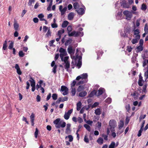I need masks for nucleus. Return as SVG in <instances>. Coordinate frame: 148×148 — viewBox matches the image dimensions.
<instances>
[{
    "label": "nucleus",
    "instance_id": "f257e3e1",
    "mask_svg": "<svg viewBox=\"0 0 148 148\" xmlns=\"http://www.w3.org/2000/svg\"><path fill=\"white\" fill-rule=\"evenodd\" d=\"M56 128L59 129L60 127L64 128L66 126V123L63 120H61L60 118H57L53 122Z\"/></svg>",
    "mask_w": 148,
    "mask_h": 148
},
{
    "label": "nucleus",
    "instance_id": "f03ea898",
    "mask_svg": "<svg viewBox=\"0 0 148 148\" xmlns=\"http://www.w3.org/2000/svg\"><path fill=\"white\" fill-rule=\"evenodd\" d=\"M109 125L110 127V130L112 132L115 131L114 128L116 126V121L113 119L110 120L109 122Z\"/></svg>",
    "mask_w": 148,
    "mask_h": 148
},
{
    "label": "nucleus",
    "instance_id": "7ed1b4c3",
    "mask_svg": "<svg viewBox=\"0 0 148 148\" xmlns=\"http://www.w3.org/2000/svg\"><path fill=\"white\" fill-rule=\"evenodd\" d=\"M77 53H76V56H74L73 58L75 60L77 59H78L77 63L76 64V66L77 67L78 69H79L81 67L82 65V57L80 56H78V55H76Z\"/></svg>",
    "mask_w": 148,
    "mask_h": 148
},
{
    "label": "nucleus",
    "instance_id": "20e7f679",
    "mask_svg": "<svg viewBox=\"0 0 148 148\" xmlns=\"http://www.w3.org/2000/svg\"><path fill=\"white\" fill-rule=\"evenodd\" d=\"M123 14L126 17V19L128 20H130L132 16V14L130 11L128 10L124 11L123 12Z\"/></svg>",
    "mask_w": 148,
    "mask_h": 148
},
{
    "label": "nucleus",
    "instance_id": "39448f33",
    "mask_svg": "<svg viewBox=\"0 0 148 148\" xmlns=\"http://www.w3.org/2000/svg\"><path fill=\"white\" fill-rule=\"evenodd\" d=\"M69 89L67 87L65 86H61L60 91L64 92L62 94L64 95H66L68 93Z\"/></svg>",
    "mask_w": 148,
    "mask_h": 148
},
{
    "label": "nucleus",
    "instance_id": "423d86ee",
    "mask_svg": "<svg viewBox=\"0 0 148 148\" xmlns=\"http://www.w3.org/2000/svg\"><path fill=\"white\" fill-rule=\"evenodd\" d=\"M73 111V109H71L68 110L67 112H65L64 116V118L65 119L67 120L69 119L70 116L72 113Z\"/></svg>",
    "mask_w": 148,
    "mask_h": 148
},
{
    "label": "nucleus",
    "instance_id": "0eeeda50",
    "mask_svg": "<svg viewBox=\"0 0 148 148\" xmlns=\"http://www.w3.org/2000/svg\"><path fill=\"white\" fill-rule=\"evenodd\" d=\"M71 124L70 123H68L66 124V128L65 131V133L67 134H70L71 132Z\"/></svg>",
    "mask_w": 148,
    "mask_h": 148
},
{
    "label": "nucleus",
    "instance_id": "6e6552de",
    "mask_svg": "<svg viewBox=\"0 0 148 148\" xmlns=\"http://www.w3.org/2000/svg\"><path fill=\"white\" fill-rule=\"evenodd\" d=\"M130 28L129 27H125L124 30V32L125 35H124L123 36L124 37H128V34H130Z\"/></svg>",
    "mask_w": 148,
    "mask_h": 148
},
{
    "label": "nucleus",
    "instance_id": "1a4fd4ad",
    "mask_svg": "<svg viewBox=\"0 0 148 148\" xmlns=\"http://www.w3.org/2000/svg\"><path fill=\"white\" fill-rule=\"evenodd\" d=\"M68 99V97H67L65 96L63 97H59L58 99L56 101V103H59L60 102H64L66 101H67Z\"/></svg>",
    "mask_w": 148,
    "mask_h": 148
},
{
    "label": "nucleus",
    "instance_id": "9d476101",
    "mask_svg": "<svg viewBox=\"0 0 148 148\" xmlns=\"http://www.w3.org/2000/svg\"><path fill=\"white\" fill-rule=\"evenodd\" d=\"M15 68L16 70V72L18 75H20L22 74V72L18 64H15Z\"/></svg>",
    "mask_w": 148,
    "mask_h": 148
},
{
    "label": "nucleus",
    "instance_id": "9b49d317",
    "mask_svg": "<svg viewBox=\"0 0 148 148\" xmlns=\"http://www.w3.org/2000/svg\"><path fill=\"white\" fill-rule=\"evenodd\" d=\"M76 11L79 15H83L84 14L85 12L84 9L82 8H79L77 10H76Z\"/></svg>",
    "mask_w": 148,
    "mask_h": 148
},
{
    "label": "nucleus",
    "instance_id": "f8f14e48",
    "mask_svg": "<svg viewBox=\"0 0 148 148\" xmlns=\"http://www.w3.org/2000/svg\"><path fill=\"white\" fill-rule=\"evenodd\" d=\"M104 91H105L103 88H100L98 90V92L97 93V96L98 97L101 95L103 92Z\"/></svg>",
    "mask_w": 148,
    "mask_h": 148
},
{
    "label": "nucleus",
    "instance_id": "ddd939ff",
    "mask_svg": "<svg viewBox=\"0 0 148 148\" xmlns=\"http://www.w3.org/2000/svg\"><path fill=\"white\" fill-rule=\"evenodd\" d=\"M88 79H81V80L78 82L76 84L77 86H78L80 84H83L84 83H87L88 82Z\"/></svg>",
    "mask_w": 148,
    "mask_h": 148
},
{
    "label": "nucleus",
    "instance_id": "4468645a",
    "mask_svg": "<svg viewBox=\"0 0 148 148\" xmlns=\"http://www.w3.org/2000/svg\"><path fill=\"white\" fill-rule=\"evenodd\" d=\"M97 91L95 90H93L88 95V97H93L95 95L97 96Z\"/></svg>",
    "mask_w": 148,
    "mask_h": 148
},
{
    "label": "nucleus",
    "instance_id": "2eb2a0df",
    "mask_svg": "<svg viewBox=\"0 0 148 148\" xmlns=\"http://www.w3.org/2000/svg\"><path fill=\"white\" fill-rule=\"evenodd\" d=\"M29 81L30 82L31 86H35V82L34 80L31 77Z\"/></svg>",
    "mask_w": 148,
    "mask_h": 148
},
{
    "label": "nucleus",
    "instance_id": "dca6fc26",
    "mask_svg": "<svg viewBox=\"0 0 148 148\" xmlns=\"http://www.w3.org/2000/svg\"><path fill=\"white\" fill-rule=\"evenodd\" d=\"M121 5L124 8H129V5L126 1H123Z\"/></svg>",
    "mask_w": 148,
    "mask_h": 148
},
{
    "label": "nucleus",
    "instance_id": "f3484780",
    "mask_svg": "<svg viewBox=\"0 0 148 148\" xmlns=\"http://www.w3.org/2000/svg\"><path fill=\"white\" fill-rule=\"evenodd\" d=\"M87 94L86 91H84L83 92H80L79 94V96L81 97H84Z\"/></svg>",
    "mask_w": 148,
    "mask_h": 148
},
{
    "label": "nucleus",
    "instance_id": "a211bd4d",
    "mask_svg": "<svg viewBox=\"0 0 148 148\" xmlns=\"http://www.w3.org/2000/svg\"><path fill=\"white\" fill-rule=\"evenodd\" d=\"M136 49H137L136 52L138 53L143 50V47L142 46H141V45H139L137 47Z\"/></svg>",
    "mask_w": 148,
    "mask_h": 148
},
{
    "label": "nucleus",
    "instance_id": "6ab92c4d",
    "mask_svg": "<svg viewBox=\"0 0 148 148\" xmlns=\"http://www.w3.org/2000/svg\"><path fill=\"white\" fill-rule=\"evenodd\" d=\"M147 85L148 84L147 83L143 85V93H147V91L146 90V88H147Z\"/></svg>",
    "mask_w": 148,
    "mask_h": 148
},
{
    "label": "nucleus",
    "instance_id": "aec40b11",
    "mask_svg": "<svg viewBox=\"0 0 148 148\" xmlns=\"http://www.w3.org/2000/svg\"><path fill=\"white\" fill-rule=\"evenodd\" d=\"M14 27L16 31H17L18 30L19 25L16 21H14Z\"/></svg>",
    "mask_w": 148,
    "mask_h": 148
},
{
    "label": "nucleus",
    "instance_id": "412c9836",
    "mask_svg": "<svg viewBox=\"0 0 148 148\" xmlns=\"http://www.w3.org/2000/svg\"><path fill=\"white\" fill-rule=\"evenodd\" d=\"M74 17L73 13L72 12L69 13L68 16V18L69 20H72Z\"/></svg>",
    "mask_w": 148,
    "mask_h": 148
},
{
    "label": "nucleus",
    "instance_id": "4be33fe9",
    "mask_svg": "<svg viewBox=\"0 0 148 148\" xmlns=\"http://www.w3.org/2000/svg\"><path fill=\"white\" fill-rule=\"evenodd\" d=\"M124 122L123 121L121 120L120 121L118 125L119 128V130L121 129L123 126Z\"/></svg>",
    "mask_w": 148,
    "mask_h": 148
},
{
    "label": "nucleus",
    "instance_id": "5701e85b",
    "mask_svg": "<svg viewBox=\"0 0 148 148\" xmlns=\"http://www.w3.org/2000/svg\"><path fill=\"white\" fill-rule=\"evenodd\" d=\"M80 76H81V79H85V80L86 79H88V75L87 73H83V74L80 75Z\"/></svg>",
    "mask_w": 148,
    "mask_h": 148
},
{
    "label": "nucleus",
    "instance_id": "b1692460",
    "mask_svg": "<svg viewBox=\"0 0 148 148\" xmlns=\"http://www.w3.org/2000/svg\"><path fill=\"white\" fill-rule=\"evenodd\" d=\"M65 64V65H64V68L65 69H66V71H68V69L70 67V64L69 62H66V63H64Z\"/></svg>",
    "mask_w": 148,
    "mask_h": 148
},
{
    "label": "nucleus",
    "instance_id": "393cba45",
    "mask_svg": "<svg viewBox=\"0 0 148 148\" xmlns=\"http://www.w3.org/2000/svg\"><path fill=\"white\" fill-rule=\"evenodd\" d=\"M73 7L75 9L77 10L79 8V5L77 2H75L73 4Z\"/></svg>",
    "mask_w": 148,
    "mask_h": 148
},
{
    "label": "nucleus",
    "instance_id": "a878e982",
    "mask_svg": "<svg viewBox=\"0 0 148 148\" xmlns=\"http://www.w3.org/2000/svg\"><path fill=\"white\" fill-rule=\"evenodd\" d=\"M82 103L80 101H79L77 104V110L79 111L81 108Z\"/></svg>",
    "mask_w": 148,
    "mask_h": 148
},
{
    "label": "nucleus",
    "instance_id": "bb28decb",
    "mask_svg": "<svg viewBox=\"0 0 148 148\" xmlns=\"http://www.w3.org/2000/svg\"><path fill=\"white\" fill-rule=\"evenodd\" d=\"M97 142L100 145H102L103 143V139L101 137L99 138L97 140Z\"/></svg>",
    "mask_w": 148,
    "mask_h": 148
},
{
    "label": "nucleus",
    "instance_id": "cd10ccee",
    "mask_svg": "<svg viewBox=\"0 0 148 148\" xmlns=\"http://www.w3.org/2000/svg\"><path fill=\"white\" fill-rule=\"evenodd\" d=\"M69 23V22L67 21H64L63 22L62 27L63 28H65L67 27Z\"/></svg>",
    "mask_w": 148,
    "mask_h": 148
},
{
    "label": "nucleus",
    "instance_id": "c85d7f7f",
    "mask_svg": "<svg viewBox=\"0 0 148 148\" xmlns=\"http://www.w3.org/2000/svg\"><path fill=\"white\" fill-rule=\"evenodd\" d=\"M72 41V39L71 38H69L68 40L66 41L65 43V46H67L69 44L71 43Z\"/></svg>",
    "mask_w": 148,
    "mask_h": 148
},
{
    "label": "nucleus",
    "instance_id": "c756f323",
    "mask_svg": "<svg viewBox=\"0 0 148 148\" xmlns=\"http://www.w3.org/2000/svg\"><path fill=\"white\" fill-rule=\"evenodd\" d=\"M131 95L135 99H137L138 98V94L136 92H134L133 94H131Z\"/></svg>",
    "mask_w": 148,
    "mask_h": 148
},
{
    "label": "nucleus",
    "instance_id": "7c9ffc66",
    "mask_svg": "<svg viewBox=\"0 0 148 148\" xmlns=\"http://www.w3.org/2000/svg\"><path fill=\"white\" fill-rule=\"evenodd\" d=\"M80 34H81V36H83V32H76L75 36V37H77L80 35Z\"/></svg>",
    "mask_w": 148,
    "mask_h": 148
},
{
    "label": "nucleus",
    "instance_id": "2f4dec72",
    "mask_svg": "<svg viewBox=\"0 0 148 148\" xmlns=\"http://www.w3.org/2000/svg\"><path fill=\"white\" fill-rule=\"evenodd\" d=\"M84 89V87L83 86H79L78 88L77 91L80 92Z\"/></svg>",
    "mask_w": 148,
    "mask_h": 148
},
{
    "label": "nucleus",
    "instance_id": "473e14b6",
    "mask_svg": "<svg viewBox=\"0 0 148 148\" xmlns=\"http://www.w3.org/2000/svg\"><path fill=\"white\" fill-rule=\"evenodd\" d=\"M64 32V29H62L61 30H59L58 32V36H60L61 37V35L63 34Z\"/></svg>",
    "mask_w": 148,
    "mask_h": 148
},
{
    "label": "nucleus",
    "instance_id": "72a5a7b5",
    "mask_svg": "<svg viewBox=\"0 0 148 148\" xmlns=\"http://www.w3.org/2000/svg\"><path fill=\"white\" fill-rule=\"evenodd\" d=\"M51 36V32L49 29L48 30V31L45 35V37L46 38L49 37V36Z\"/></svg>",
    "mask_w": 148,
    "mask_h": 148
},
{
    "label": "nucleus",
    "instance_id": "f704fd0d",
    "mask_svg": "<svg viewBox=\"0 0 148 148\" xmlns=\"http://www.w3.org/2000/svg\"><path fill=\"white\" fill-rule=\"evenodd\" d=\"M84 127L88 131L90 132L91 131L90 127L87 124H85Z\"/></svg>",
    "mask_w": 148,
    "mask_h": 148
},
{
    "label": "nucleus",
    "instance_id": "c9c22d12",
    "mask_svg": "<svg viewBox=\"0 0 148 148\" xmlns=\"http://www.w3.org/2000/svg\"><path fill=\"white\" fill-rule=\"evenodd\" d=\"M95 114L97 115H99L101 113V112L99 108L96 109L95 111Z\"/></svg>",
    "mask_w": 148,
    "mask_h": 148
},
{
    "label": "nucleus",
    "instance_id": "e433bc0d",
    "mask_svg": "<svg viewBox=\"0 0 148 148\" xmlns=\"http://www.w3.org/2000/svg\"><path fill=\"white\" fill-rule=\"evenodd\" d=\"M115 144L114 142H112L109 146L108 148H115Z\"/></svg>",
    "mask_w": 148,
    "mask_h": 148
},
{
    "label": "nucleus",
    "instance_id": "4c0bfd02",
    "mask_svg": "<svg viewBox=\"0 0 148 148\" xmlns=\"http://www.w3.org/2000/svg\"><path fill=\"white\" fill-rule=\"evenodd\" d=\"M7 40L6 39L3 44V48L4 50H5L6 49L7 46Z\"/></svg>",
    "mask_w": 148,
    "mask_h": 148
},
{
    "label": "nucleus",
    "instance_id": "58836bf2",
    "mask_svg": "<svg viewBox=\"0 0 148 148\" xmlns=\"http://www.w3.org/2000/svg\"><path fill=\"white\" fill-rule=\"evenodd\" d=\"M68 52L70 54H71L73 52V50L71 46H69L67 49Z\"/></svg>",
    "mask_w": 148,
    "mask_h": 148
},
{
    "label": "nucleus",
    "instance_id": "ea45409f",
    "mask_svg": "<svg viewBox=\"0 0 148 148\" xmlns=\"http://www.w3.org/2000/svg\"><path fill=\"white\" fill-rule=\"evenodd\" d=\"M59 51L60 53H64V54H66L67 53L66 50L62 47L60 48Z\"/></svg>",
    "mask_w": 148,
    "mask_h": 148
},
{
    "label": "nucleus",
    "instance_id": "a19ab883",
    "mask_svg": "<svg viewBox=\"0 0 148 148\" xmlns=\"http://www.w3.org/2000/svg\"><path fill=\"white\" fill-rule=\"evenodd\" d=\"M66 10V7H64L62 9V10L60 11L61 15H63L65 14Z\"/></svg>",
    "mask_w": 148,
    "mask_h": 148
},
{
    "label": "nucleus",
    "instance_id": "79ce46f5",
    "mask_svg": "<svg viewBox=\"0 0 148 148\" xmlns=\"http://www.w3.org/2000/svg\"><path fill=\"white\" fill-rule=\"evenodd\" d=\"M144 80H138V84L139 86H143V83H144Z\"/></svg>",
    "mask_w": 148,
    "mask_h": 148
},
{
    "label": "nucleus",
    "instance_id": "37998d69",
    "mask_svg": "<svg viewBox=\"0 0 148 148\" xmlns=\"http://www.w3.org/2000/svg\"><path fill=\"white\" fill-rule=\"evenodd\" d=\"M68 138L69 139V141L71 142H72L73 140V136L71 135H69L68 136H66V138Z\"/></svg>",
    "mask_w": 148,
    "mask_h": 148
},
{
    "label": "nucleus",
    "instance_id": "c03bdc74",
    "mask_svg": "<svg viewBox=\"0 0 148 148\" xmlns=\"http://www.w3.org/2000/svg\"><path fill=\"white\" fill-rule=\"evenodd\" d=\"M147 8L146 5L144 4H143L141 5V9L143 10H145Z\"/></svg>",
    "mask_w": 148,
    "mask_h": 148
},
{
    "label": "nucleus",
    "instance_id": "a18cd8bd",
    "mask_svg": "<svg viewBox=\"0 0 148 148\" xmlns=\"http://www.w3.org/2000/svg\"><path fill=\"white\" fill-rule=\"evenodd\" d=\"M71 88L72 89V90L71 91L72 95V96H74L76 93L75 89V88Z\"/></svg>",
    "mask_w": 148,
    "mask_h": 148
},
{
    "label": "nucleus",
    "instance_id": "49530a36",
    "mask_svg": "<svg viewBox=\"0 0 148 148\" xmlns=\"http://www.w3.org/2000/svg\"><path fill=\"white\" fill-rule=\"evenodd\" d=\"M52 97L53 99L56 100L57 99L58 95L54 93L52 94Z\"/></svg>",
    "mask_w": 148,
    "mask_h": 148
},
{
    "label": "nucleus",
    "instance_id": "de8ad7c7",
    "mask_svg": "<svg viewBox=\"0 0 148 148\" xmlns=\"http://www.w3.org/2000/svg\"><path fill=\"white\" fill-rule=\"evenodd\" d=\"M66 55H67V53L64 54V53H60V56L61 58V60H63V58L64 56Z\"/></svg>",
    "mask_w": 148,
    "mask_h": 148
},
{
    "label": "nucleus",
    "instance_id": "09e8293b",
    "mask_svg": "<svg viewBox=\"0 0 148 148\" xmlns=\"http://www.w3.org/2000/svg\"><path fill=\"white\" fill-rule=\"evenodd\" d=\"M125 108L127 112H129L130 109V106L129 104H127L126 105Z\"/></svg>",
    "mask_w": 148,
    "mask_h": 148
},
{
    "label": "nucleus",
    "instance_id": "8fccbe9b",
    "mask_svg": "<svg viewBox=\"0 0 148 148\" xmlns=\"http://www.w3.org/2000/svg\"><path fill=\"white\" fill-rule=\"evenodd\" d=\"M14 43L13 42H11L10 43L9 46H8V49H13V47Z\"/></svg>",
    "mask_w": 148,
    "mask_h": 148
},
{
    "label": "nucleus",
    "instance_id": "3c124183",
    "mask_svg": "<svg viewBox=\"0 0 148 148\" xmlns=\"http://www.w3.org/2000/svg\"><path fill=\"white\" fill-rule=\"evenodd\" d=\"M72 30V26L71 25L69 26L67 28V30L68 32V33H70L71 32Z\"/></svg>",
    "mask_w": 148,
    "mask_h": 148
},
{
    "label": "nucleus",
    "instance_id": "603ef678",
    "mask_svg": "<svg viewBox=\"0 0 148 148\" xmlns=\"http://www.w3.org/2000/svg\"><path fill=\"white\" fill-rule=\"evenodd\" d=\"M143 129L140 128V130L138 132V133L137 134V136L138 137H140L141 135V133L143 131Z\"/></svg>",
    "mask_w": 148,
    "mask_h": 148
},
{
    "label": "nucleus",
    "instance_id": "864d4df0",
    "mask_svg": "<svg viewBox=\"0 0 148 148\" xmlns=\"http://www.w3.org/2000/svg\"><path fill=\"white\" fill-rule=\"evenodd\" d=\"M34 115L33 113H32L30 116L31 121H34Z\"/></svg>",
    "mask_w": 148,
    "mask_h": 148
},
{
    "label": "nucleus",
    "instance_id": "5fc2aeb1",
    "mask_svg": "<svg viewBox=\"0 0 148 148\" xmlns=\"http://www.w3.org/2000/svg\"><path fill=\"white\" fill-rule=\"evenodd\" d=\"M75 33L76 32L75 31H73V32H71V33H70V32L69 33L68 35L69 36H75Z\"/></svg>",
    "mask_w": 148,
    "mask_h": 148
},
{
    "label": "nucleus",
    "instance_id": "6e6d98bb",
    "mask_svg": "<svg viewBox=\"0 0 148 148\" xmlns=\"http://www.w3.org/2000/svg\"><path fill=\"white\" fill-rule=\"evenodd\" d=\"M57 68V66L56 65H55L53 68L52 69V72L54 73L55 74L56 73V69Z\"/></svg>",
    "mask_w": 148,
    "mask_h": 148
},
{
    "label": "nucleus",
    "instance_id": "4d7b16f0",
    "mask_svg": "<svg viewBox=\"0 0 148 148\" xmlns=\"http://www.w3.org/2000/svg\"><path fill=\"white\" fill-rule=\"evenodd\" d=\"M76 84V82L75 80H73L71 84V88H73V87Z\"/></svg>",
    "mask_w": 148,
    "mask_h": 148
},
{
    "label": "nucleus",
    "instance_id": "13d9d810",
    "mask_svg": "<svg viewBox=\"0 0 148 148\" xmlns=\"http://www.w3.org/2000/svg\"><path fill=\"white\" fill-rule=\"evenodd\" d=\"M19 56L21 57H23L24 56L25 54L23 53L22 51H20L18 53Z\"/></svg>",
    "mask_w": 148,
    "mask_h": 148
},
{
    "label": "nucleus",
    "instance_id": "bf43d9fd",
    "mask_svg": "<svg viewBox=\"0 0 148 148\" xmlns=\"http://www.w3.org/2000/svg\"><path fill=\"white\" fill-rule=\"evenodd\" d=\"M69 58V57L68 56H66L64 58H63V60H62V61H64V63H66V62H69L68 61V60Z\"/></svg>",
    "mask_w": 148,
    "mask_h": 148
},
{
    "label": "nucleus",
    "instance_id": "052dcab7",
    "mask_svg": "<svg viewBox=\"0 0 148 148\" xmlns=\"http://www.w3.org/2000/svg\"><path fill=\"white\" fill-rule=\"evenodd\" d=\"M77 121L79 123H81L83 122V120L80 117H78L77 118Z\"/></svg>",
    "mask_w": 148,
    "mask_h": 148
},
{
    "label": "nucleus",
    "instance_id": "680f3d73",
    "mask_svg": "<svg viewBox=\"0 0 148 148\" xmlns=\"http://www.w3.org/2000/svg\"><path fill=\"white\" fill-rule=\"evenodd\" d=\"M144 31L146 33H148V27L147 24H146L145 25L144 27Z\"/></svg>",
    "mask_w": 148,
    "mask_h": 148
},
{
    "label": "nucleus",
    "instance_id": "e2e57ef3",
    "mask_svg": "<svg viewBox=\"0 0 148 148\" xmlns=\"http://www.w3.org/2000/svg\"><path fill=\"white\" fill-rule=\"evenodd\" d=\"M146 116L145 114L140 115L139 117V121L140 122L142 119H144L145 117Z\"/></svg>",
    "mask_w": 148,
    "mask_h": 148
},
{
    "label": "nucleus",
    "instance_id": "0e129e2a",
    "mask_svg": "<svg viewBox=\"0 0 148 148\" xmlns=\"http://www.w3.org/2000/svg\"><path fill=\"white\" fill-rule=\"evenodd\" d=\"M134 31V34L135 35L139 34L140 33L139 29H137L135 30Z\"/></svg>",
    "mask_w": 148,
    "mask_h": 148
},
{
    "label": "nucleus",
    "instance_id": "69168bd1",
    "mask_svg": "<svg viewBox=\"0 0 148 148\" xmlns=\"http://www.w3.org/2000/svg\"><path fill=\"white\" fill-rule=\"evenodd\" d=\"M38 131V129L37 128H36V131L34 133L35 137L36 138H37V137Z\"/></svg>",
    "mask_w": 148,
    "mask_h": 148
},
{
    "label": "nucleus",
    "instance_id": "338daca9",
    "mask_svg": "<svg viewBox=\"0 0 148 148\" xmlns=\"http://www.w3.org/2000/svg\"><path fill=\"white\" fill-rule=\"evenodd\" d=\"M144 77L146 79H148V70H146L144 73Z\"/></svg>",
    "mask_w": 148,
    "mask_h": 148
},
{
    "label": "nucleus",
    "instance_id": "774afa93",
    "mask_svg": "<svg viewBox=\"0 0 148 148\" xmlns=\"http://www.w3.org/2000/svg\"><path fill=\"white\" fill-rule=\"evenodd\" d=\"M55 41L54 40H52L50 41L49 42V45L50 47L52 46H53V44Z\"/></svg>",
    "mask_w": 148,
    "mask_h": 148
}]
</instances>
